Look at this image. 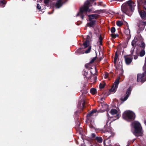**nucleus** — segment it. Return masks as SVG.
<instances>
[{"label":"nucleus","instance_id":"f257e3e1","mask_svg":"<svg viewBox=\"0 0 146 146\" xmlns=\"http://www.w3.org/2000/svg\"><path fill=\"white\" fill-rule=\"evenodd\" d=\"M136 5L135 3L132 1H128L126 3L122 4L121 7L122 11L123 13L128 15L130 12H133Z\"/></svg>","mask_w":146,"mask_h":146},{"label":"nucleus","instance_id":"f03ea898","mask_svg":"<svg viewBox=\"0 0 146 146\" xmlns=\"http://www.w3.org/2000/svg\"><path fill=\"white\" fill-rule=\"evenodd\" d=\"M90 3L88 0L86 1L84 3V5L80 9V12L77 13L76 17L80 15L82 19H84V14L87 12H90L92 11L91 9L89 8Z\"/></svg>","mask_w":146,"mask_h":146},{"label":"nucleus","instance_id":"7ed1b4c3","mask_svg":"<svg viewBox=\"0 0 146 146\" xmlns=\"http://www.w3.org/2000/svg\"><path fill=\"white\" fill-rule=\"evenodd\" d=\"M135 128L133 132V134L137 136H141L143 134V131L141 124L138 121H135L133 123Z\"/></svg>","mask_w":146,"mask_h":146},{"label":"nucleus","instance_id":"20e7f679","mask_svg":"<svg viewBox=\"0 0 146 146\" xmlns=\"http://www.w3.org/2000/svg\"><path fill=\"white\" fill-rule=\"evenodd\" d=\"M122 117L123 119L128 121H131L134 120L135 118L134 113L130 111H125L123 113Z\"/></svg>","mask_w":146,"mask_h":146},{"label":"nucleus","instance_id":"39448f33","mask_svg":"<svg viewBox=\"0 0 146 146\" xmlns=\"http://www.w3.org/2000/svg\"><path fill=\"white\" fill-rule=\"evenodd\" d=\"M88 16L90 22L87 23V26L88 27H93L96 22V21L94 19L97 18L98 15L97 14H92L88 15Z\"/></svg>","mask_w":146,"mask_h":146},{"label":"nucleus","instance_id":"423d86ee","mask_svg":"<svg viewBox=\"0 0 146 146\" xmlns=\"http://www.w3.org/2000/svg\"><path fill=\"white\" fill-rule=\"evenodd\" d=\"M144 72L142 74H138L137 75V81L143 83L146 81V69L143 70Z\"/></svg>","mask_w":146,"mask_h":146},{"label":"nucleus","instance_id":"0eeeda50","mask_svg":"<svg viewBox=\"0 0 146 146\" xmlns=\"http://www.w3.org/2000/svg\"><path fill=\"white\" fill-rule=\"evenodd\" d=\"M106 127V125L105 126L104 129L102 131V133H105L104 136L107 137V138H109L113 136L114 134L112 131L109 128H107L105 129Z\"/></svg>","mask_w":146,"mask_h":146},{"label":"nucleus","instance_id":"6e6552de","mask_svg":"<svg viewBox=\"0 0 146 146\" xmlns=\"http://www.w3.org/2000/svg\"><path fill=\"white\" fill-rule=\"evenodd\" d=\"M119 78H118L115 80L113 87L110 90V92L114 93L115 92L119 83Z\"/></svg>","mask_w":146,"mask_h":146},{"label":"nucleus","instance_id":"1a4fd4ad","mask_svg":"<svg viewBox=\"0 0 146 146\" xmlns=\"http://www.w3.org/2000/svg\"><path fill=\"white\" fill-rule=\"evenodd\" d=\"M97 114V111L96 110H93L87 114V118L88 119H90L91 118L95 117Z\"/></svg>","mask_w":146,"mask_h":146},{"label":"nucleus","instance_id":"9d476101","mask_svg":"<svg viewBox=\"0 0 146 146\" xmlns=\"http://www.w3.org/2000/svg\"><path fill=\"white\" fill-rule=\"evenodd\" d=\"M137 40L136 38H135L131 42V45L133 46V47L131 48L130 52L131 53V54H132L134 51V50L135 48V46L136 45L137 42Z\"/></svg>","mask_w":146,"mask_h":146},{"label":"nucleus","instance_id":"9b49d317","mask_svg":"<svg viewBox=\"0 0 146 146\" xmlns=\"http://www.w3.org/2000/svg\"><path fill=\"white\" fill-rule=\"evenodd\" d=\"M126 63L127 65L129 64L132 60L133 57L132 56L127 55L124 56Z\"/></svg>","mask_w":146,"mask_h":146},{"label":"nucleus","instance_id":"f8f14e48","mask_svg":"<svg viewBox=\"0 0 146 146\" xmlns=\"http://www.w3.org/2000/svg\"><path fill=\"white\" fill-rule=\"evenodd\" d=\"M68 0H58L55 5L56 8H58L62 6V4L66 2Z\"/></svg>","mask_w":146,"mask_h":146},{"label":"nucleus","instance_id":"ddd939ff","mask_svg":"<svg viewBox=\"0 0 146 146\" xmlns=\"http://www.w3.org/2000/svg\"><path fill=\"white\" fill-rule=\"evenodd\" d=\"M131 91L130 88H128L126 91V96L123 98H121V100L123 102L126 100L129 96L131 92Z\"/></svg>","mask_w":146,"mask_h":146},{"label":"nucleus","instance_id":"4468645a","mask_svg":"<svg viewBox=\"0 0 146 146\" xmlns=\"http://www.w3.org/2000/svg\"><path fill=\"white\" fill-rule=\"evenodd\" d=\"M110 113L112 115H116V118L115 119V120L118 119L119 118V115L117 114V111L116 109H111L110 111Z\"/></svg>","mask_w":146,"mask_h":146},{"label":"nucleus","instance_id":"2eb2a0df","mask_svg":"<svg viewBox=\"0 0 146 146\" xmlns=\"http://www.w3.org/2000/svg\"><path fill=\"white\" fill-rule=\"evenodd\" d=\"M102 108L101 109V112H104L106 111H107L108 108V105L106 104H102Z\"/></svg>","mask_w":146,"mask_h":146},{"label":"nucleus","instance_id":"dca6fc26","mask_svg":"<svg viewBox=\"0 0 146 146\" xmlns=\"http://www.w3.org/2000/svg\"><path fill=\"white\" fill-rule=\"evenodd\" d=\"M85 101L84 100L81 101V102L78 103V109H82L84 107Z\"/></svg>","mask_w":146,"mask_h":146},{"label":"nucleus","instance_id":"f3484780","mask_svg":"<svg viewBox=\"0 0 146 146\" xmlns=\"http://www.w3.org/2000/svg\"><path fill=\"white\" fill-rule=\"evenodd\" d=\"M140 15L142 19L145 18L146 16V13L144 11H140L138 10Z\"/></svg>","mask_w":146,"mask_h":146},{"label":"nucleus","instance_id":"a211bd4d","mask_svg":"<svg viewBox=\"0 0 146 146\" xmlns=\"http://www.w3.org/2000/svg\"><path fill=\"white\" fill-rule=\"evenodd\" d=\"M89 44V42L88 40H86L83 43V45L85 48L87 47Z\"/></svg>","mask_w":146,"mask_h":146},{"label":"nucleus","instance_id":"6ab92c4d","mask_svg":"<svg viewBox=\"0 0 146 146\" xmlns=\"http://www.w3.org/2000/svg\"><path fill=\"white\" fill-rule=\"evenodd\" d=\"M102 39L101 36L100 35V36L99 38L98 41L97 42V44H99L100 45H102Z\"/></svg>","mask_w":146,"mask_h":146},{"label":"nucleus","instance_id":"aec40b11","mask_svg":"<svg viewBox=\"0 0 146 146\" xmlns=\"http://www.w3.org/2000/svg\"><path fill=\"white\" fill-rule=\"evenodd\" d=\"M6 3V2L5 1H0V6L3 7H4Z\"/></svg>","mask_w":146,"mask_h":146},{"label":"nucleus","instance_id":"412c9836","mask_svg":"<svg viewBox=\"0 0 146 146\" xmlns=\"http://www.w3.org/2000/svg\"><path fill=\"white\" fill-rule=\"evenodd\" d=\"M96 139L98 142L100 143H101L102 141V138L100 137H96Z\"/></svg>","mask_w":146,"mask_h":146},{"label":"nucleus","instance_id":"4be33fe9","mask_svg":"<svg viewBox=\"0 0 146 146\" xmlns=\"http://www.w3.org/2000/svg\"><path fill=\"white\" fill-rule=\"evenodd\" d=\"M145 54V52L144 49L142 50L139 53V55L141 57L143 56Z\"/></svg>","mask_w":146,"mask_h":146},{"label":"nucleus","instance_id":"5701e85b","mask_svg":"<svg viewBox=\"0 0 146 146\" xmlns=\"http://www.w3.org/2000/svg\"><path fill=\"white\" fill-rule=\"evenodd\" d=\"M96 92V90L95 88H92L90 90V92L93 95L95 94Z\"/></svg>","mask_w":146,"mask_h":146},{"label":"nucleus","instance_id":"b1692460","mask_svg":"<svg viewBox=\"0 0 146 146\" xmlns=\"http://www.w3.org/2000/svg\"><path fill=\"white\" fill-rule=\"evenodd\" d=\"M124 33L126 35H129L130 34V31L129 29H127L125 30Z\"/></svg>","mask_w":146,"mask_h":146},{"label":"nucleus","instance_id":"393cba45","mask_svg":"<svg viewBox=\"0 0 146 146\" xmlns=\"http://www.w3.org/2000/svg\"><path fill=\"white\" fill-rule=\"evenodd\" d=\"M140 46V47L144 48L145 46V44L144 42L142 41L141 42V44Z\"/></svg>","mask_w":146,"mask_h":146},{"label":"nucleus","instance_id":"a878e982","mask_svg":"<svg viewBox=\"0 0 146 146\" xmlns=\"http://www.w3.org/2000/svg\"><path fill=\"white\" fill-rule=\"evenodd\" d=\"M118 58V55L117 52H116L115 57L114 60V62L115 64Z\"/></svg>","mask_w":146,"mask_h":146},{"label":"nucleus","instance_id":"bb28decb","mask_svg":"<svg viewBox=\"0 0 146 146\" xmlns=\"http://www.w3.org/2000/svg\"><path fill=\"white\" fill-rule=\"evenodd\" d=\"M53 0H44V2L45 4H47L50 3H51L52 1Z\"/></svg>","mask_w":146,"mask_h":146},{"label":"nucleus","instance_id":"cd10ccee","mask_svg":"<svg viewBox=\"0 0 146 146\" xmlns=\"http://www.w3.org/2000/svg\"><path fill=\"white\" fill-rule=\"evenodd\" d=\"M105 86V84L104 83H100L99 85V87L100 88H102L104 87Z\"/></svg>","mask_w":146,"mask_h":146},{"label":"nucleus","instance_id":"c85d7f7f","mask_svg":"<svg viewBox=\"0 0 146 146\" xmlns=\"http://www.w3.org/2000/svg\"><path fill=\"white\" fill-rule=\"evenodd\" d=\"M122 23L120 21H117V26H120L122 25Z\"/></svg>","mask_w":146,"mask_h":146},{"label":"nucleus","instance_id":"c756f323","mask_svg":"<svg viewBox=\"0 0 146 146\" xmlns=\"http://www.w3.org/2000/svg\"><path fill=\"white\" fill-rule=\"evenodd\" d=\"M111 36L113 38H115L116 37H118V35L117 34H112Z\"/></svg>","mask_w":146,"mask_h":146},{"label":"nucleus","instance_id":"7c9ffc66","mask_svg":"<svg viewBox=\"0 0 146 146\" xmlns=\"http://www.w3.org/2000/svg\"><path fill=\"white\" fill-rule=\"evenodd\" d=\"M111 31L112 33H114L115 31V29L114 27H112L111 29Z\"/></svg>","mask_w":146,"mask_h":146},{"label":"nucleus","instance_id":"2f4dec72","mask_svg":"<svg viewBox=\"0 0 146 146\" xmlns=\"http://www.w3.org/2000/svg\"><path fill=\"white\" fill-rule=\"evenodd\" d=\"M91 49V47H89L88 48V49L85 51V52L86 53H88L89 52H90Z\"/></svg>","mask_w":146,"mask_h":146},{"label":"nucleus","instance_id":"473e14b6","mask_svg":"<svg viewBox=\"0 0 146 146\" xmlns=\"http://www.w3.org/2000/svg\"><path fill=\"white\" fill-rule=\"evenodd\" d=\"M96 59V57L93 58L91 60L90 63H92Z\"/></svg>","mask_w":146,"mask_h":146},{"label":"nucleus","instance_id":"72a5a7b5","mask_svg":"<svg viewBox=\"0 0 146 146\" xmlns=\"http://www.w3.org/2000/svg\"><path fill=\"white\" fill-rule=\"evenodd\" d=\"M37 9H41V7L39 5V4H37Z\"/></svg>","mask_w":146,"mask_h":146},{"label":"nucleus","instance_id":"f704fd0d","mask_svg":"<svg viewBox=\"0 0 146 146\" xmlns=\"http://www.w3.org/2000/svg\"><path fill=\"white\" fill-rule=\"evenodd\" d=\"M108 74L107 73H106L104 75V77L105 78H107L108 77Z\"/></svg>","mask_w":146,"mask_h":146},{"label":"nucleus","instance_id":"c9c22d12","mask_svg":"<svg viewBox=\"0 0 146 146\" xmlns=\"http://www.w3.org/2000/svg\"><path fill=\"white\" fill-rule=\"evenodd\" d=\"M141 24H143V25H146V21H145V22L143 21V22H141Z\"/></svg>","mask_w":146,"mask_h":146},{"label":"nucleus","instance_id":"e433bc0d","mask_svg":"<svg viewBox=\"0 0 146 146\" xmlns=\"http://www.w3.org/2000/svg\"><path fill=\"white\" fill-rule=\"evenodd\" d=\"M143 7L146 10V4H145V3H144L143 5Z\"/></svg>","mask_w":146,"mask_h":146},{"label":"nucleus","instance_id":"4c0bfd02","mask_svg":"<svg viewBox=\"0 0 146 146\" xmlns=\"http://www.w3.org/2000/svg\"><path fill=\"white\" fill-rule=\"evenodd\" d=\"M81 49V48H79L78 50V52L79 53H81V54H83L84 53V52H82V53H81V52H79V50H80Z\"/></svg>","mask_w":146,"mask_h":146},{"label":"nucleus","instance_id":"58836bf2","mask_svg":"<svg viewBox=\"0 0 146 146\" xmlns=\"http://www.w3.org/2000/svg\"><path fill=\"white\" fill-rule=\"evenodd\" d=\"M90 36L89 35L87 36V40H88L90 39Z\"/></svg>","mask_w":146,"mask_h":146},{"label":"nucleus","instance_id":"ea45409f","mask_svg":"<svg viewBox=\"0 0 146 146\" xmlns=\"http://www.w3.org/2000/svg\"><path fill=\"white\" fill-rule=\"evenodd\" d=\"M138 58V56H134V59L135 60L137 59Z\"/></svg>","mask_w":146,"mask_h":146},{"label":"nucleus","instance_id":"a19ab883","mask_svg":"<svg viewBox=\"0 0 146 146\" xmlns=\"http://www.w3.org/2000/svg\"><path fill=\"white\" fill-rule=\"evenodd\" d=\"M92 136L93 137H94L95 136V133H92Z\"/></svg>","mask_w":146,"mask_h":146},{"label":"nucleus","instance_id":"79ce46f5","mask_svg":"<svg viewBox=\"0 0 146 146\" xmlns=\"http://www.w3.org/2000/svg\"><path fill=\"white\" fill-rule=\"evenodd\" d=\"M137 1L138 4H139V1L138 0H137Z\"/></svg>","mask_w":146,"mask_h":146},{"label":"nucleus","instance_id":"37998d69","mask_svg":"<svg viewBox=\"0 0 146 146\" xmlns=\"http://www.w3.org/2000/svg\"><path fill=\"white\" fill-rule=\"evenodd\" d=\"M145 125H146V121H145Z\"/></svg>","mask_w":146,"mask_h":146},{"label":"nucleus","instance_id":"c03bdc74","mask_svg":"<svg viewBox=\"0 0 146 146\" xmlns=\"http://www.w3.org/2000/svg\"><path fill=\"white\" fill-rule=\"evenodd\" d=\"M90 1H94V0H90Z\"/></svg>","mask_w":146,"mask_h":146},{"label":"nucleus","instance_id":"a18cd8bd","mask_svg":"<svg viewBox=\"0 0 146 146\" xmlns=\"http://www.w3.org/2000/svg\"><path fill=\"white\" fill-rule=\"evenodd\" d=\"M48 14H51V13H50V12H48Z\"/></svg>","mask_w":146,"mask_h":146},{"label":"nucleus","instance_id":"49530a36","mask_svg":"<svg viewBox=\"0 0 146 146\" xmlns=\"http://www.w3.org/2000/svg\"><path fill=\"white\" fill-rule=\"evenodd\" d=\"M108 117H109V115L108 114Z\"/></svg>","mask_w":146,"mask_h":146},{"label":"nucleus","instance_id":"de8ad7c7","mask_svg":"<svg viewBox=\"0 0 146 146\" xmlns=\"http://www.w3.org/2000/svg\"><path fill=\"white\" fill-rule=\"evenodd\" d=\"M144 3H145V4H146V1H145Z\"/></svg>","mask_w":146,"mask_h":146},{"label":"nucleus","instance_id":"09e8293b","mask_svg":"<svg viewBox=\"0 0 146 146\" xmlns=\"http://www.w3.org/2000/svg\"><path fill=\"white\" fill-rule=\"evenodd\" d=\"M90 34H91V32H90Z\"/></svg>","mask_w":146,"mask_h":146},{"label":"nucleus","instance_id":"8fccbe9b","mask_svg":"<svg viewBox=\"0 0 146 146\" xmlns=\"http://www.w3.org/2000/svg\"><path fill=\"white\" fill-rule=\"evenodd\" d=\"M129 145H128L126 146H129Z\"/></svg>","mask_w":146,"mask_h":146},{"label":"nucleus","instance_id":"3c124183","mask_svg":"<svg viewBox=\"0 0 146 146\" xmlns=\"http://www.w3.org/2000/svg\"><path fill=\"white\" fill-rule=\"evenodd\" d=\"M108 121H107V122H106V123L107 124V123H108Z\"/></svg>","mask_w":146,"mask_h":146},{"label":"nucleus","instance_id":"603ef678","mask_svg":"<svg viewBox=\"0 0 146 146\" xmlns=\"http://www.w3.org/2000/svg\"><path fill=\"white\" fill-rule=\"evenodd\" d=\"M35 1V0H34Z\"/></svg>","mask_w":146,"mask_h":146}]
</instances>
